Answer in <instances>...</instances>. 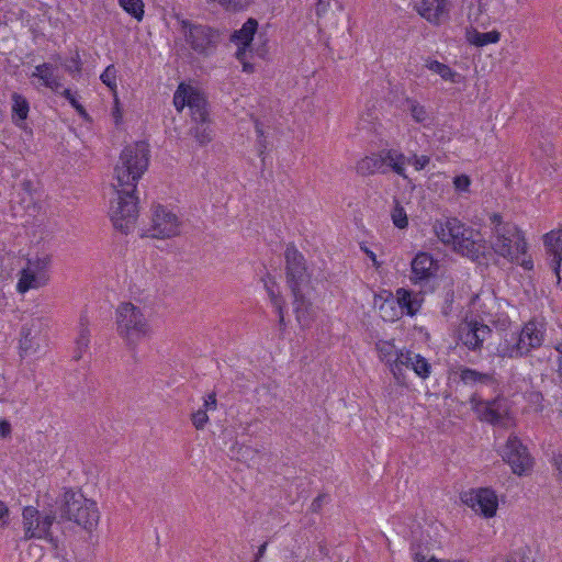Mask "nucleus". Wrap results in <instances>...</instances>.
I'll list each match as a JSON object with an SVG mask.
<instances>
[{
  "label": "nucleus",
  "mask_w": 562,
  "mask_h": 562,
  "mask_svg": "<svg viewBox=\"0 0 562 562\" xmlns=\"http://www.w3.org/2000/svg\"><path fill=\"white\" fill-rule=\"evenodd\" d=\"M149 149L145 143L126 146L114 168L113 188L117 198L111 204L110 216L116 229L128 234L138 217V180L148 168Z\"/></svg>",
  "instance_id": "f257e3e1"
},
{
  "label": "nucleus",
  "mask_w": 562,
  "mask_h": 562,
  "mask_svg": "<svg viewBox=\"0 0 562 562\" xmlns=\"http://www.w3.org/2000/svg\"><path fill=\"white\" fill-rule=\"evenodd\" d=\"M66 71L71 75L74 78L79 76L82 70V61L77 50L74 56H71L65 64Z\"/></svg>",
  "instance_id": "4c0bfd02"
},
{
  "label": "nucleus",
  "mask_w": 562,
  "mask_h": 562,
  "mask_svg": "<svg viewBox=\"0 0 562 562\" xmlns=\"http://www.w3.org/2000/svg\"><path fill=\"white\" fill-rule=\"evenodd\" d=\"M29 335L30 334H26L23 339H21L20 341V347L23 351H27L30 348H31V344H30V340H29Z\"/></svg>",
  "instance_id": "6e6d98bb"
},
{
  "label": "nucleus",
  "mask_w": 562,
  "mask_h": 562,
  "mask_svg": "<svg viewBox=\"0 0 562 562\" xmlns=\"http://www.w3.org/2000/svg\"><path fill=\"white\" fill-rule=\"evenodd\" d=\"M392 222L395 227L403 229L406 228L408 225V218L406 215V212L402 205H400L398 202H396L395 206L392 210Z\"/></svg>",
  "instance_id": "e433bc0d"
},
{
  "label": "nucleus",
  "mask_w": 562,
  "mask_h": 562,
  "mask_svg": "<svg viewBox=\"0 0 562 562\" xmlns=\"http://www.w3.org/2000/svg\"><path fill=\"white\" fill-rule=\"evenodd\" d=\"M526 401L535 407L537 412L543 411V394L540 391H528L525 395Z\"/></svg>",
  "instance_id": "a19ab883"
},
{
  "label": "nucleus",
  "mask_w": 562,
  "mask_h": 562,
  "mask_svg": "<svg viewBox=\"0 0 562 562\" xmlns=\"http://www.w3.org/2000/svg\"><path fill=\"white\" fill-rule=\"evenodd\" d=\"M406 110L411 113L412 119L416 123L425 124L429 121V115L424 105L418 101L407 98L405 100Z\"/></svg>",
  "instance_id": "72a5a7b5"
},
{
  "label": "nucleus",
  "mask_w": 562,
  "mask_h": 562,
  "mask_svg": "<svg viewBox=\"0 0 562 562\" xmlns=\"http://www.w3.org/2000/svg\"><path fill=\"white\" fill-rule=\"evenodd\" d=\"M9 522V508L7 504L0 501V528L7 526Z\"/></svg>",
  "instance_id": "09e8293b"
},
{
  "label": "nucleus",
  "mask_w": 562,
  "mask_h": 562,
  "mask_svg": "<svg viewBox=\"0 0 562 562\" xmlns=\"http://www.w3.org/2000/svg\"><path fill=\"white\" fill-rule=\"evenodd\" d=\"M429 162L430 157L426 155H413L412 157L407 158V165H412L417 171L425 169Z\"/></svg>",
  "instance_id": "c03bdc74"
},
{
  "label": "nucleus",
  "mask_w": 562,
  "mask_h": 562,
  "mask_svg": "<svg viewBox=\"0 0 562 562\" xmlns=\"http://www.w3.org/2000/svg\"><path fill=\"white\" fill-rule=\"evenodd\" d=\"M194 125L190 128V135L201 145L204 146L213 139V131L207 121H193Z\"/></svg>",
  "instance_id": "2f4dec72"
},
{
  "label": "nucleus",
  "mask_w": 562,
  "mask_h": 562,
  "mask_svg": "<svg viewBox=\"0 0 562 562\" xmlns=\"http://www.w3.org/2000/svg\"><path fill=\"white\" fill-rule=\"evenodd\" d=\"M254 562H260V560H257V557L255 558Z\"/></svg>",
  "instance_id": "052dcab7"
},
{
  "label": "nucleus",
  "mask_w": 562,
  "mask_h": 562,
  "mask_svg": "<svg viewBox=\"0 0 562 562\" xmlns=\"http://www.w3.org/2000/svg\"><path fill=\"white\" fill-rule=\"evenodd\" d=\"M58 93H60L70 103L72 108L80 103L77 99V93L72 92L70 89H64L61 92L59 91Z\"/></svg>",
  "instance_id": "de8ad7c7"
},
{
  "label": "nucleus",
  "mask_w": 562,
  "mask_h": 562,
  "mask_svg": "<svg viewBox=\"0 0 562 562\" xmlns=\"http://www.w3.org/2000/svg\"><path fill=\"white\" fill-rule=\"evenodd\" d=\"M120 7L137 21L144 18V2L142 0H117Z\"/></svg>",
  "instance_id": "f704fd0d"
},
{
  "label": "nucleus",
  "mask_w": 562,
  "mask_h": 562,
  "mask_svg": "<svg viewBox=\"0 0 562 562\" xmlns=\"http://www.w3.org/2000/svg\"><path fill=\"white\" fill-rule=\"evenodd\" d=\"M267 546H268V543H267V542H265V543H262V544L258 548V551H257V553H256L257 560H260V559L265 555L266 550H267Z\"/></svg>",
  "instance_id": "4d7b16f0"
},
{
  "label": "nucleus",
  "mask_w": 562,
  "mask_h": 562,
  "mask_svg": "<svg viewBox=\"0 0 562 562\" xmlns=\"http://www.w3.org/2000/svg\"><path fill=\"white\" fill-rule=\"evenodd\" d=\"M460 381L467 385L477 386L470 397V405L477 419L492 425H498L508 416V401L497 393L492 398H485L483 387H490L494 392L498 390V382L490 373H483L468 367H460Z\"/></svg>",
  "instance_id": "f03ea898"
},
{
  "label": "nucleus",
  "mask_w": 562,
  "mask_h": 562,
  "mask_svg": "<svg viewBox=\"0 0 562 562\" xmlns=\"http://www.w3.org/2000/svg\"><path fill=\"white\" fill-rule=\"evenodd\" d=\"M181 221L162 205L155 207L151 226L149 228L153 238H171L180 234Z\"/></svg>",
  "instance_id": "f8f14e48"
},
{
  "label": "nucleus",
  "mask_w": 562,
  "mask_h": 562,
  "mask_svg": "<svg viewBox=\"0 0 562 562\" xmlns=\"http://www.w3.org/2000/svg\"><path fill=\"white\" fill-rule=\"evenodd\" d=\"M257 26L258 22L255 19H248L239 30L233 33L232 42H234L238 48L245 47V49L249 50Z\"/></svg>",
  "instance_id": "c85d7f7f"
},
{
  "label": "nucleus",
  "mask_w": 562,
  "mask_h": 562,
  "mask_svg": "<svg viewBox=\"0 0 562 562\" xmlns=\"http://www.w3.org/2000/svg\"><path fill=\"white\" fill-rule=\"evenodd\" d=\"M255 128H256V134L258 137L259 156H262L268 147V144H267L266 137L263 135L262 125L258 121L256 122Z\"/></svg>",
  "instance_id": "a18cd8bd"
},
{
  "label": "nucleus",
  "mask_w": 562,
  "mask_h": 562,
  "mask_svg": "<svg viewBox=\"0 0 562 562\" xmlns=\"http://www.w3.org/2000/svg\"><path fill=\"white\" fill-rule=\"evenodd\" d=\"M546 335V324L532 318L525 323L518 331L506 335L498 345V356L509 359L526 358L543 345Z\"/></svg>",
  "instance_id": "39448f33"
},
{
  "label": "nucleus",
  "mask_w": 562,
  "mask_h": 562,
  "mask_svg": "<svg viewBox=\"0 0 562 562\" xmlns=\"http://www.w3.org/2000/svg\"><path fill=\"white\" fill-rule=\"evenodd\" d=\"M57 515L54 512L42 514L33 506H26L22 510L23 540L44 539L54 548L58 547V538L53 535L52 527L57 522Z\"/></svg>",
  "instance_id": "1a4fd4ad"
},
{
  "label": "nucleus",
  "mask_w": 562,
  "mask_h": 562,
  "mask_svg": "<svg viewBox=\"0 0 562 562\" xmlns=\"http://www.w3.org/2000/svg\"><path fill=\"white\" fill-rule=\"evenodd\" d=\"M434 232L441 243L452 245L456 251L471 259H477L484 252L481 240L473 238V231L456 217L436 221Z\"/></svg>",
  "instance_id": "0eeeda50"
},
{
  "label": "nucleus",
  "mask_w": 562,
  "mask_h": 562,
  "mask_svg": "<svg viewBox=\"0 0 562 562\" xmlns=\"http://www.w3.org/2000/svg\"><path fill=\"white\" fill-rule=\"evenodd\" d=\"M11 432V425L7 420H0V436L7 437Z\"/></svg>",
  "instance_id": "8fccbe9b"
},
{
  "label": "nucleus",
  "mask_w": 562,
  "mask_h": 562,
  "mask_svg": "<svg viewBox=\"0 0 562 562\" xmlns=\"http://www.w3.org/2000/svg\"><path fill=\"white\" fill-rule=\"evenodd\" d=\"M88 318L86 315L80 316L78 336L76 338V347L74 350V359L80 360L88 351L90 345V330L88 328Z\"/></svg>",
  "instance_id": "c756f323"
},
{
  "label": "nucleus",
  "mask_w": 562,
  "mask_h": 562,
  "mask_svg": "<svg viewBox=\"0 0 562 562\" xmlns=\"http://www.w3.org/2000/svg\"><path fill=\"white\" fill-rule=\"evenodd\" d=\"M492 334V329L482 323H468L460 328L459 339L470 350H480L484 340Z\"/></svg>",
  "instance_id": "f3484780"
},
{
  "label": "nucleus",
  "mask_w": 562,
  "mask_h": 562,
  "mask_svg": "<svg viewBox=\"0 0 562 562\" xmlns=\"http://www.w3.org/2000/svg\"><path fill=\"white\" fill-rule=\"evenodd\" d=\"M27 265H32L33 269L36 270V273L45 279V272L50 265V257L46 255L37 257L35 260L29 259Z\"/></svg>",
  "instance_id": "58836bf2"
},
{
  "label": "nucleus",
  "mask_w": 562,
  "mask_h": 562,
  "mask_svg": "<svg viewBox=\"0 0 562 562\" xmlns=\"http://www.w3.org/2000/svg\"><path fill=\"white\" fill-rule=\"evenodd\" d=\"M422 299L418 294L413 293L411 290L400 288L396 290V302L402 311L409 316H414L422 306Z\"/></svg>",
  "instance_id": "b1692460"
},
{
  "label": "nucleus",
  "mask_w": 562,
  "mask_h": 562,
  "mask_svg": "<svg viewBox=\"0 0 562 562\" xmlns=\"http://www.w3.org/2000/svg\"><path fill=\"white\" fill-rule=\"evenodd\" d=\"M189 85L180 83L173 94V105L178 112H181L184 106H188L189 92L191 91Z\"/></svg>",
  "instance_id": "c9c22d12"
},
{
  "label": "nucleus",
  "mask_w": 562,
  "mask_h": 562,
  "mask_svg": "<svg viewBox=\"0 0 562 562\" xmlns=\"http://www.w3.org/2000/svg\"><path fill=\"white\" fill-rule=\"evenodd\" d=\"M11 120L12 123L19 127V128H25L26 127V119L29 116L30 112V103L27 99L18 93L13 92L11 94Z\"/></svg>",
  "instance_id": "412c9836"
},
{
  "label": "nucleus",
  "mask_w": 562,
  "mask_h": 562,
  "mask_svg": "<svg viewBox=\"0 0 562 562\" xmlns=\"http://www.w3.org/2000/svg\"><path fill=\"white\" fill-rule=\"evenodd\" d=\"M55 513L58 525L71 521L87 531L95 528L100 519L97 503L71 488L65 490Z\"/></svg>",
  "instance_id": "423d86ee"
},
{
  "label": "nucleus",
  "mask_w": 562,
  "mask_h": 562,
  "mask_svg": "<svg viewBox=\"0 0 562 562\" xmlns=\"http://www.w3.org/2000/svg\"><path fill=\"white\" fill-rule=\"evenodd\" d=\"M356 171L362 177L371 176L374 173L385 175L382 150L373 153L363 157L357 162Z\"/></svg>",
  "instance_id": "5701e85b"
},
{
  "label": "nucleus",
  "mask_w": 562,
  "mask_h": 562,
  "mask_svg": "<svg viewBox=\"0 0 562 562\" xmlns=\"http://www.w3.org/2000/svg\"><path fill=\"white\" fill-rule=\"evenodd\" d=\"M554 465L559 472V476L562 480V452L554 457Z\"/></svg>",
  "instance_id": "603ef678"
},
{
  "label": "nucleus",
  "mask_w": 562,
  "mask_h": 562,
  "mask_svg": "<svg viewBox=\"0 0 562 562\" xmlns=\"http://www.w3.org/2000/svg\"><path fill=\"white\" fill-rule=\"evenodd\" d=\"M44 284L45 279L36 273L32 265H26V267L21 270L16 290L20 293H25L31 289H37Z\"/></svg>",
  "instance_id": "cd10ccee"
},
{
  "label": "nucleus",
  "mask_w": 562,
  "mask_h": 562,
  "mask_svg": "<svg viewBox=\"0 0 562 562\" xmlns=\"http://www.w3.org/2000/svg\"><path fill=\"white\" fill-rule=\"evenodd\" d=\"M207 101L204 94L196 88L191 87L189 92L188 108L190 110L192 121H207Z\"/></svg>",
  "instance_id": "aec40b11"
},
{
  "label": "nucleus",
  "mask_w": 562,
  "mask_h": 562,
  "mask_svg": "<svg viewBox=\"0 0 562 562\" xmlns=\"http://www.w3.org/2000/svg\"><path fill=\"white\" fill-rule=\"evenodd\" d=\"M453 186L457 192L463 193L469 192L471 186V179L467 175H459L453 178Z\"/></svg>",
  "instance_id": "37998d69"
},
{
  "label": "nucleus",
  "mask_w": 562,
  "mask_h": 562,
  "mask_svg": "<svg viewBox=\"0 0 562 562\" xmlns=\"http://www.w3.org/2000/svg\"><path fill=\"white\" fill-rule=\"evenodd\" d=\"M323 501H324V496L319 495L317 496L313 502H312V505H311V508L313 512H317L322 505H323Z\"/></svg>",
  "instance_id": "864d4df0"
},
{
  "label": "nucleus",
  "mask_w": 562,
  "mask_h": 562,
  "mask_svg": "<svg viewBox=\"0 0 562 562\" xmlns=\"http://www.w3.org/2000/svg\"><path fill=\"white\" fill-rule=\"evenodd\" d=\"M181 32L187 44L199 55H210L217 46L220 35L209 25L194 24L186 19H179Z\"/></svg>",
  "instance_id": "9d476101"
},
{
  "label": "nucleus",
  "mask_w": 562,
  "mask_h": 562,
  "mask_svg": "<svg viewBox=\"0 0 562 562\" xmlns=\"http://www.w3.org/2000/svg\"><path fill=\"white\" fill-rule=\"evenodd\" d=\"M76 110V112L83 119V120H89L90 116L88 114V112L86 111V109L83 108V105L81 103H79L78 105H76L74 108Z\"/></svg>",
  "instance_id": "5fc2aeb1"
},
{
  "label": "nucleus",
  "mask_w": 562,
  "mask_h": 562,
  "mask_svg": "<svg viewBox=\"0 0 562 562\" xmlns=\"http://www.w3.org/2000/svg\"><path fill=\"white\" fill-rule=\"evenodd\" d=\"M411 368L417 376L426 380L431 374V364L429 361L419 353L406 350L402 362V368Z\"/></svg>",
  "instance_id": "4be33fe9"
},
{
  "label": "nucleus",
  "mask_w": 562,
  "mask_h": 562,
  "mask_svg": "<svg viewBox=\"0 0 562 562\" xmlns=\"http://www.w3.org/2000/svg\"><path fill=\"white\" fill-rule=\"evenodd\" d=\"M490 220L493 226L491 244L495 254L519 265L525 270H532L533 260L527 254L528 244L524 232L516 224L504 222L499 214H493Z\"/></svg>",
  "instance_id": "20e7f679"
},
{
  "label": "nucleus",
  "mask_w": 562,
  "mask_h": 562,
  "mask_svg": "<svg viewBox=\"0 0 562 562\" xmlns=\"http://www.w3.org/2000/svg\"><path fill=\"white\" fill-rule=\"evenodd\" d=\"M101 81L111 90L116 89V69L114 65H109L100 76Z\"/></svg>",
  "instance_id": "ea45409f"
},
{
  "label": "nucleus",
  "mask_w": 562,
  "mask_h": 562,
  "mask_svg": "<svg viewBox=\"0 0 562 562\" xmlns=\"http://www.w3.org/2000/svg\"><path fill=\"white\" fill-rule=\"evenodd\" d=\"M119 336L126 346L135 350L137 345L151 336V326L143 310L131 302L121 303L116 308Z\"/></svg>",
  "instance_id": "6e6552de"
},
{
  "label": "nucleus",
  "mask_w": 562,
  "mask_h": 562,
  "mask_svg": "<svg viewBox=\"0 0 562 562\" xmlns=\"http://www.w3.org/2000/svg\"><path fill=\"white\" fill-rule=\"evenodd\" d=\"M286 283L293 295V307L296 321L308 326L313 318V305L307 297L311 289V273L304 256L293 246L284 252Z\"/></svg>",
  "instance_id": "7ed1b4c3"
},
{
  "label": "nucleus",
  "mask_w": 562,
  "mask_h": 562,
  "mask_svg": "<svg viewBox=\"0 0 562 562\" xmlns=\"http://www.w3.org/2000/svg\"><path fill=\"white\" fill-rule=\"evenodd\" d=\"M375 349L378 351L379 358L381 361L385 362L391 372L393 373L396 380H400V375L402 374V362L404 359L405 351H398L395 345L389 340H379L375 344Z\"/></svg>",
  "instance_id": "a211bd4d"
},
{
  "label": "nucleus",
  "mask_w": 562,
  "mask_h": 562,
  "mask_svg": "<svg viewBox=\"0 0 562 562\" xmlns=\"http://www.w3.org/2000/svg\"><path fill=\"white\" fill-rule=\"evenodd\" d=\"M467 38L472 45H475L477 47H483L488 44L497 43L501 38V34L497 31L481 33V32H477L476 30H473V31H468Z\"/></svg>",
  "instance_id": "473e14b6"
},
{
  "label": "nucleus",
  "mask_w": 562,
  "mask_h": 562,
  "mask_svg": "<svg viewBox=\"0 0 562 562\" xmlns=\"http://www.w3.org/2000/svg\"><path fill=\"white\" fill-rule=\"evenodd\" d=\"M543 245L548 256L549 266L557 277V283L561 282L560 269L562 263V228L552 229L543 235Z\"/></svg>",
  "instance_id": "2eb2a0df"
},
{
  "label": "nucleus",
  "mask_w": 562,
  "mask_h": 562,
  "mask_svg": "<svg viewBox=\"0 0 562 562\" xmlns=\"http://www.w3.org/2000/svg\"><path fill=\"white\" fill-rule=\"evenodd\" d=\"M382 157L385 173L392 170L394 173L403 178H407L405 168L407 165V157L402 151L394 148L382 149Z\"/></svg>",
  "instance_id": "6ab92c4d"
},
{
  "label": "nucleus",
  "mask_w": 562,
  "mask_h": 562,
  "mask_svg": "<svg viewBox=\"0 0 562 562\" xmlns=\"http://www.w3.org/2000/svg\"><path fill=\"white\" fill-rule=\"evenodd\" d=\"M558 375L560 381L562 382V359H558Z\"/></svg>",
  "instance_id": "bf43d9fd"
},
{
  "label": "nucleus",
  "mask_w": 562,
  "mask_h": 562,
  "mask_svg": "<svg viewBox=\"0 0 562 562\" xmlns=\"http://www.w3.org/2000/svg\"><path fill=\"white\" fill-rule=\"evenodd\" d=\"M209 2H216L226 10L238 11L245 9L250 0H207Z\"/></svg>",
  "instance_id": "79ce46f5"
},
{
  "label": "nucleus",
  "mask_w": 562,
  "mask_h": 562,
  "mask_svg": "<svg viewBox=\"0 0 562 562\" xmlns=\"http://www.w3.org/2000/svg\"><path fill=\"white\" fill-rule=\"evenodd\" d=\"M465 503L475 512L486 518L496 514L498 502L495 492L491 488H480L472 492Z\"/></svg>",
  "instance_id": "dca6fc26"
},
{
  "label": "nucleus",
  "mask_w": 562,
  "mask_h": 562,
  "mask_svg": "<svg viewBox=\"0 0 562 562\" xmlns=\"http://www.w3.org/2000/svg\"><path fill=\"white\" fill-rule=\"evenodd\" d=\"M426 68L430 71L439 75L441 79L446 81H450L452 83L460 82V74H458L456 70H453L450 66L440 63L435 59H427L425 64Z\"/></svg>",
  "instance_id": "7c9ffc66"
},
{
  "label": "nucleus",
  "mask_w": 562,
  "mask_h": 562,
  "mask_svg": "<svg viewBox=\"0 0 562 562\" xmlns=\"http://www.w3.org/2000/svg\"><path fill=\"white\" fill-rule=\"evenodd\" d=\"M503 460L508 463L513 473L527 475L533 465V459L527 446L516 435H510L502 450Z\"/></svg>",
  "instance_id": "9b49d317"
},
{
  "label": "nucleus",
  "mask_w": 562,
  "mask_h": 562,
  "mask_svg": "<svg viewBox=\"0 0 562 562\" xmlns=\"http://www.w3.org/2000/svg\"><path fill=\"white\" fill-rule=\"evenodd\" d=\"M265 282V289L268 293V296L270 299V303L274 307L278 316H279V324L280 326H284V306L285 302L279 291V285L272 278L268 277L267 279H263Z\"/></svg>",
  "instance_id": "bb28decb"
},
{
  "label": "nucleus",
  "mask_w": 562,
  "mask_h": 562,
  "mask_svg": "<svg viewBox=\"0 0 562 562\" xmlns=\"http://www.w3.org/2000/svg\"><path fill=\"white\" fill-rule=\"evenodd\" d=\"M248 50L245 47H239L236 52V58L243 64V71L252 72L254 65L246 60Z\"/></svg>",
  "instance_id": "49530a36"
},
{
  "label": "nucleus",
  "mask_w": 562,
  "mask_h": 562,
  "mask_svg": "<svg viewBox=\"0 0 562 562\" xmlns=\"http://www.w3.org/2000/svg\"><path fill=\"white\" fill-rule=\"evenodd\" d=\"M327 5H328V3H325L324 0H319L317 3V9H316L317 14H319L322 11H325Z\"/></svg>",
  "instance_id": "13d9d810"
},
{
  "label": "nucleus",
  "mask_w": 562,
  "mask_h": 562,
  "mask_svg": "<svg viewBox=\"0 0 562 562\" xmlns=\"http://www.w3.org/2000/svg\"><path fill=\"white\" fill-rule=\"evenodd\" d=\"M361 249L371 259L373 266H375L376 268L380 267V262L376 259V255L372 250H370L368 247H363V246H361Z\"/></svg>",
  "instance_id": "3c124183"
},
{
  "label": "nucleus",
  "mask_w": 562,
  "mask_h": 562,
  "mask_svg": "<svg viewBox=\"0 0 562 562\" xmlns=\"http://www.w3.org/2000/svg\"><path fill=\"white\" fill-rule=\"evenodd\" d=\"M414 8L422 18L436 26L450 19L451 3L448 0H417Z\"/></svg>",
  "instance_id": "ddd939ff"
},
{
  "label": "nucleus",
  "mask_w": 562,
  "mask_h": 562,
  "mask_svg": "<svg viewBox=\"0 0 562 562\" xmlns=\"http://www.w3.org/2000/svg\"><path fill=\"white\" fill-rule=\"evenodd\" d=\"M439 269L438 261L426 251H419L411 262V281L413 284L422 285L435 278Z\"/></svg>",
  "instance_id": "4468645a"
},
{
  "label": "nucleus",
  "mask_w": 562,
  "mask_h": 562,
  "mask_svg": "<svg viewBox=\"0 0 562 562\" xmlns=\"http://www.w3.org/2000/svg\"><path fill=\"white\" fill-rule=\"evenodd\" d=\"M55 67L49 63H43L35 67V70L31 75L33 78H38L42 81V85L52 91L58 93L61 89V83L55 76Z\"/></svg>",
  "instance_id": "393cba45"
},
{
  "label": "nucleus",
  "mask_w": 562,
  "mask_h": 562,
  "mask_svg": "<svg viewBox=\"0 0 562 562\" xmlns=\"http://www.w3.org/2000/svg\"><path fill=\"white\" fill-rule=\"evenodd\" d=\"M217 407V400H216V393L211 392L207 395L203 397V407L199 408L198 411L193 412L191 414V422L193 426L201 430L205 427V425L209 423V411H215Z\"/></svg>",
  "instance_id": "a878e982"
}]
</instances>
